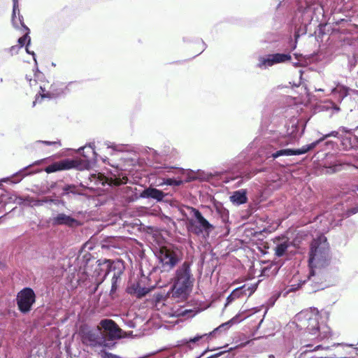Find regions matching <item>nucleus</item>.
Listing matches in <instances>:
<instances>
[{
    "label": "nucleus",
    "instance_id": "f3484780",
    "mask_svg": "<svg viewBox=\"0 0 358 358\" xmlns=\"http://www.w3.org/2000/svg\"><path fill=\"white\" fill-rule=\"evenodd\" d=\"M151 290L150 288H147L141 286V282H136L131 283L127 287V292L130 294L134 295L138 298L144 296Z\"/></svg>",
    "mask_w": 358,
    "mask_h": 358
},
{
    "label": "nucleus",
    "instance_id": "c9c22d12",
    "mask_svg": "<svg viewBox=\"0 0 358 358\" xmlns=\"http://www.w3.org/2000/svg\"><path fill=\"white\" fill-rule=\"evenodd\" d=\"M18 10V0H13V12H12V16H11V21L12 23H13L14 26L17 27V25L15 22V14L16 11Z\"/></svg>",
    "mask_w": 358,
    "mask_h": 358
},
{
    "label": "nucleus",
    "instance_id": "2f4dec72",
    "mask_svg": "<svg viewBox=\"0 0 358 358\" xmlns=\"http://www.w3.org/2000/svg\"><path fill=\"white\" fill-rule=\"evenodd\" d=\"M282 155H287V156L294 155H293V149L287 148V149H282V150H278L275 152L273 153L271 155V157L273 159H276Z\"/></svg>",
    "mask_w": 358,
    "mask_h": 358
},
{
    "label": "nucleus",
    "instance_id": "13d9d810",
    "mask_svg": "<svg viewBox=\"0 0 358 358\" xmlns=\"http://www.w3.org/2000/svg\"><path fill=\"white\" fill-rule=\"evenodd\" d=\"M157 317H158V320H159V318H161V316H160V315H159V313H158V315H157Z\"/></svg>",
    "mask_w": 358,
    "mask_h": 358
},
{
    "label": "nucleus",
    "instance_id": "9d476101",
    "mask_svg": "<svg viewBox=\"0 0 358 358\" xmlns=\"http://www.w3.org/2000/svg\"><path fill=\"white\" fill-rule=\"evenodd\" d=\"M192 283L189 265L187 262H184L176 272L174 287L178 292L184 293L191 287Z\"/></svg>",
    "mask_w": 358,
    "mask_h": 358
},
{
    "label": "nucleus",
    "instance_id": "a19ab883",
    "mask_svg": "<svg viewBox=\"0 0 358 358\" xmlns=\"http://www.w3.org/2000/svg\"><path fill=\"white\" fill-rule=\"evenodd\" d=\"M20 48V46H19L18 45H15L11 46L7 50L10 53L11 55H14L18 53Z\"/></svg>",
    "mask_w": 358,
    "mask_h": 358
},
{
    "label": "nucleus",
    "instance_id": "6ab92c4d",
    "mask_svg": "<svg viewBox=\"0 0 358 358\" xmlns=\"http://www.w3.org/2000/svg\"><path fill=\"white\" fill-rule=\"evenodd\" d=\"M256 290L255 285H244L233 290L231 292L232 296L237 299L243 296H250Z\"/></svg>",
    "mask_w": 358,
    "mask_h": 358
},
{
    "label": "nucleus",
    "instance_id": "cd10ccee",
    "mask_svg": "<svg viewBox=\"0 0 358 358\" xmlns=\"http://www.w3.org/2000/svg\"><path fill=\"white\" fill-rule=\"evenodd\" d=\"M329 334V328L328 327H325L322 331H320V330L319 329V332L313 338H308V339L310 341H313L315 339H317V341H322L323 339L328 338Z\"/></svg>",
    "mask_w": 358,
    "mask_h": 358
},
{
    "label": "nucleus",
    "instance_id": "79ce46f5",
    "mask_svg": "<svg viewBox=\"0 0 358 358\" xmlns=\"http://www.w3.org/2000/svg\"><path fill=\"white\" fill-rule=\"evenodd\" d=\"M101 358H122L118 355L108 352H103L101 354Z\"/></svg>",
    "mask_w": 358,
    "mask_h": 358
},
{
    "label": "nucleus",
    "instance_id": "c85d7f7f",
    "mask_svg": "<svg viewBox=\"0 0 358 358\" xmlns=\"http://www.w3.org/2000/svg\"><path fill=\"white\" fill-rule=\"evenodd\" d=\"M259 63L258 64L259 68H263L266 66H271L274 65L273 59L272 55H269L267 58L264 57H261L259 59Z\"/></svg>",
    "mask_w": 358,
    "mask_h": 358
},
{
    "label": "nucleus",
    "instance_id": "338daca9",
    "mask_svg": "<svg viewBox=\"0 0 358 358\" xmlns=\"http://www.w3.org/2000/svg\"><path fill=\"white\" fill-rule=\"evenodd\" d=\"M356 189L358 191V185L356 187Z\"/></svg>",
    "mask_w": 358,
    "mask_h": 358
},
{
    "label": "nucleus",
    "instance_id": "864d4df0",
    "mask_svg": "<svg viewBox=\"0 0 358 358\" xmlns=\"http://www.w3.org/2000/svg\"><path fill=\"white\" fill-rule=\"evenodd\" d=\"M26 79H27V80H29V82H31V78H29L27 76H26Z\"/></svg>",
    "mask_w": 358,
    "mask_h": 358
},
{
    "label": "nucleus",
    "instance_id": "680f3d73",
    "mask_svg": "<svg viewBox=\"0 0 358 358\" xmlns=\"http://www.w3.org/2000/svg\"><path fill=\"white\" fill-rule=\"evenodd\" d=\"M143 209H144L145 210H146V211H148V208H143Z\"/></svg>",
    "mask_w": 358,
    "mask_h": 358
},
{
    "label": "nucleus",
    "instance_id": "a878e982",
    "mask_svg": "<svg viewBox=\"0 0 358 358\" xmlns=\"http://www.w3.org/2000/svg\"><path fill=\"white\" fill-rule=\"evenodd\" d=\"M274 64L283 63L292 59V57L289 54L284 53H275L272 54Z\"/></svg>",
    "mask_w": 358,
    "mask_h": 358
},
{
    "label": "nucleus",
    "instance_id": "49530a36",
    "mask_svg": "<svg viewBox=\"0 0 358 358\" xmlns=\"http://www.w3.org/2000/svg\"><path fill=\"white\" fill-rule=\"evenodd\" d=\"M166 183L168 185H173L174 184V185H180V182H178L176 180L169 178V179L166 180Z\"/></svg>",
    "mask_w": 358,
    "mask_h": 358
},
{
    "label": "nucleus",
    "instance_id": "bf43d9fd",
    "mask_svg": "<svg viewBox=\"0 0 358 358\" xmlns=\"http://www.w3.org/2000/svg\"><path fill=\"white\" fill-rule=\"evenodd\" d=\"M161 327H162V326H160V325H159V324L158 323L157 328H158V329H159V328H161Z\"/></svg>",
    "mask_w": 358,
    "mask_h": 358
},
{
    "label": "nucleus",
    "instance_id": "4be33fe9",
    "mask_svg": "<svg viewBox=\"0 0 358 358\" xmlns=\"http://www.w3.org/2000/svg\"><path fill=\"white\" fill-rule=\"evenodd\" d=\"M351 134V129H349L346 127H343V126L340 127L337 131H332L330 133L324 135L322 137H321L320 138H319L317 141H319V143H320L324 141L327 138L331 137V136H334V137H336V138H338V139H340L341 134Z\"/></svg>",
    "mask_w": 358,
    "mask_h": 358
},
{
    "label": "nucleus",
    "instance_id": "a211bd4d",
    "mask_svg": "<svg viewBox=\"0 0 358 358\" xmlns=\"http://www.w3.org/2000/svg\"><path fill=\"white\" fill-rule=\"evenodd\" d=\"M151 290L150 288H147L141 286V282H136L131 283L127 287V292L130 294L134 295L138 298L144 296Z\"/></svg>",
    "mask_w": 358,
    "mask_h": 358
},
{
    "label": "nucleus",
    "instance_id": "a18cd8bd",
    "mask_svg": "<svg viewBox=\"0 0 358 358\" xmlns=\"http://www.w3.org/2000/svg\"><path fill=\"white\" fill-rule=\"evenodd\" d=\"M234 299H236V298H234V296H232V294L231 293L227 298V303L225 306H227L229 303H231Z\"/></svg>",
    "mask_w": 358,
    "mask_h": 358
},
{
    "label": "nucleus",
    "instance_id": "69168bd1",
    "mask_svg": "<svg viewBox=\"0 0 358 358\" xmlns=\"http://www.w3.org/2000/svg\"><path fill=\"white\" fill-rule=\"evenodd\" d=\"M170 315L172 317L174 316V315L173 313H170Z\"/></svg>",
    "mask_w": 358,
    "mask_h": 358
},
{
    "label": "nucleus",
    "instance_id": "b1692460",
    "mask_svg": "<svg viewBox=\"0 0 358 358\" xmlns=\"http://www.w3.org/2000/svg\"><path fill=\"white\" fill-rule=\"evenodd\" d=\"M319 144V141H315L309 145H306L303 146L299 149H293V155H299L307 153L310 150H313L317 145Z\"/></svg>",
    "mask_w": 358,
    "mask_h": 358
},
{
    "label": "nucleus",
    "instance_id": "ddd939ff",
    "mask_svg": "<svg viewBox=\"0 0 358 358\" xmlns=\"http://www.w3.org/2000/svg\"><path fill=\"white\" fill-rule=\"evenodd\" d=\"M49 159H50V157L45 158V159H43L41 160H38V161L35 162L33 164H30L29 166H25V167L22 168V169H20L17 173H15V174H13V176L1 179L0 180V183H1L2 182L9 181L11 183L16 184V183L20 182L25 176L38 172L39 169H35L34 165L38 164L43 161L48 160Z\"/></svg>",
    "mask_w": 358,
    "mask_h": 358
},
{
    "label": "nucleus",
    "instance_id": "6e6d98bb",
    "mask_svg": "<svg viewBox=\"0 0 358 358\" xmlns=\"http://www.w3.org/2000/svg\"><path fill=\"white\" fill-rule=\"evenodd\" d=\"M339 345H340L339 343H334V344L333 345V346H338Z\"/></svg>",
    "mask_w": 358,
    "mask_h": 358
},
{
    "label": "nucleus",
    "instance_id": "c756f323",
    "mask_svg": "<svg viewBox=\"0 0 358 358\" xmlns=\"http://www.w3.org/2000/svg\"><path fill=\"white\" fill-rule=\"evenodd\" d=\"M288 248V244L287 242H282L280 244H278L275 249V255L277 257H282L285 255Z\"/></svg>",
    "mask_w": 358,
    "mask_h": 358
},
{
    "label": "nucleus",
    "instance_id": "412c9836",
    "mask_svg": "<svg viewBox=\"0 0 358 358\" xmlns=\"http://www.w3.org/2000/svg\"><path fill=\"white\" fill-rule=\"evenodd\" d=\"M353 90L350 87L338 83L336 86L332 90L331 92L334 95H336L338 99L341 101L344 98L348 96L350 92Z\"/></svg>",
    "mask_w": 358,
    "mask_h": 358
},
{
    "label": "nucleus",
    "instance_id": "4d7b16f0",
    "mask_svg": "<svg viewBox=\"0 0 358 358\" xmlns=\"http://www.w3.org/2000/svg\"><path fill=\"white\" fill-rule=\"evenodd\" d=\"M304 346H306V347H310V344H304Z\"/></svg>",
    "mask_w": 358,
    "mask_h": 358
},
{
    "label": "nucleus",
    "instance_id": "2eb2a0df",
    "mask_svg": "<svg viewBox=\"0 0 358 358\" xmlns=\"http://www.w3.org/2000/svg\"><path fill=\"white\" fill-rule=\"evenodd\" d=\"M23 202V199L17 196L4 189L0 188V210L10 203L20 204Z\"/></svg>",
    "mask_w": 358,
    "mask_h": 358
},
{
    "label": "nucleus",
    "instance_id": "1a4fd4ad",
    "mask_svg": "<svg viewBox=\"0 0 358 358\" xmlns=\"http://www.w3.org/2000/svg\"><path fill=\"white\" fill-rule=\"evenodd\" d=\"M322 280L323 276L322 272L317 271L313 272V270L310 269L308 277L304 280H300L297 285H292L290 290H295L300 287L304 286L308 292H316L324 288Z\"/></svg>",
    "mask_w": 358,
    "mask_h": 358
},
{
    "label": "nucleus",
    "instance_id": "e433bc0d",
    "mask_svg": "<svg viewBox=\"0 0 358 358\" xmlns=\"http://www.w3.org/2000/svg\"><path fill=\"white\" fill-rule=\"evenodd\" d=\"M278 143L279 146L283 147L288 145L291 143V139L289 136H282L278 138Z\"/></svg>",
    "mask_w": 358,
    "mask_h": 358
},
{
    "label": "nucleus",
    "instance_id": "f8f14e48",
    "mask_svg": "<svg viewBox=\"0 0 358 358\" xmlns=\"http://www.w3.org/2000/svg\"><path fill=\"white\" fill-rule=\"evenodd\" d=\"M35 302V294L30 288H24L17 296L19 309L22 313H27Z\"/></svg>",
    "mask_w": 358,
    "mask_h": 358
},
{
    "label": "nucleus",
    "instance_id": "0eeeda50",
    "mask_svg": "<svg viewBox=\"0 0 358 358\" xmlns=\"http://www.w3.org/2000/svg\"><path fill=\"white\" fill-rule=\"evenodd\" d=\"M249 315H247L245 313V311H243L242 313H239L237 315H236L233 318H231L230 320H229L228 322L222 324L218 327L215 329L212 332H210L209 334H197L193 338H183L182 340L178 341L177 345L178 346H185L189 349H192V344H196L202 340L206 341L208 338V337L210 335H212L213 333H215V331H221L223 329H228L231 325H233L234 324H238V323L241 322V321L244 320Z\"/></svg>",
    "mask_w": 358,
    "mask_h": 358
},
{
    "label": "nucleus",
    "instance_id": "f03ea898",
    "mask_svg": "<svg viewBox=\"0 0 358 358\" xmlns=\"http://www.w3.org/2000/svg\"><path fill=\"white\" fill-rule=\"evenodd\" d=\"M78 152H82L81 157L79 158H64L57 162H54L44 169L47 173H52L62 171L75 169L77 170H88L92 164L96 162L97 153L95 152L94 143H90L78 149Z\"/></svg>",
    "mask_w": 358,
    "mask_h": 358
},
{
    "label": "nucleus",
    "instance_id": "de8ad7c7",
    "mask_svg": "<svg viewBox=\"0 0 358 358\" xmlns=\"http://www.w3.org/2000/svg\"><path fill=\"white\" fill-rule=\"evenodd\" d=\"M320 349L329 350V349H330V347L329 346L323 347L322 345H318L311 351H315V350H318Z\"/></svg>",
    "mask_w": 358,
    "mask_h": 358
},
{
    "label": "nucleus",
    "instance_id": "393cba45",
    "mask_svg": "<svg viewBox=\"0 0 358 358\" xmlns=\"http://www.w3.org/2000/svg\"><path fill=\"white\" fill-rule=\"evenodd\" d=\"M189 215L192 218L195 219L199 224H210L201 215V213L199 211V210L194 208H189Z\"/></svg>",
    "mask_w": 358,
    "mask_h": 358
},
{
    "label": "nucleus",
    "instance_id": "72a5a7b5",
    "mask_svg": "<svg viewBox=\"0 0 358 358\" xmlns=\"http://www.w3.org/2000/svg\"><path fill=\"white\" fill-rule=\"evenodd\" d=\"M105 145H107L108 148H111L114 152H122L124 150L125 145H115V143H110L106 141Z\"/></svg>",
    "mask_w": 358,
    "mask_h": 358
},
{
    "label": "nucleus",
    "instance_id": "4468645a",
    "mask_svg": "<svg viewBox=\"0 0 358 358\" xmlns=\"http://www.w3.org/2000/svg\"><path fill=\"white\" fill-rule=\"evenodd\" d=\"M100 325L104 330L105 338L108 336L112 341L121 338V330L113 320H103Z\"/></svg>",
    "mask_w": 358,
    "mask_h": 358
},
{
    "label": "nucleus",
    "instance_id": "f257e3e1",
    "mask_svg": "<svg viewBox=\"0 0 358 358\" xmlns=\"http://www.w3.org/2000/svg\"><path fill=\"white\" fill-rule=\"evenodd\" d=\"M59 191L60 192L52 193L50 196L37 198L34 205L44 206L57 212L66 210L58 213L53 217L52 224H83L74 217L72 206L73 201L83 195L82 189L74 184L64 183V185L59 187Z\"/></svg>",
    "mask_w": 358,
    "mask_h": 358
},
{
    "label": "nucleus",
    "instance_id": "09e8293b",
    "mask_svg": "<svg viewBox=\"0 0 358 358\" xmlns=\"http://www.w3.org/2000/svg\"><path fill=\"white\" fill-rule=\"evenodd\" d=\"M164 198V193L163 192L158 190V201L162 200Z\"/></svg>",
    "mask_w": 358,
    "mask_h": 358
},
{
    "label": "nucleus",
    "instance_id": "5fc2aeb1",
    "mask_svg": "<svg viewBox=\"0 0 358 358\" xmlns=\"http://www.w3.org/2000/svg\"><path fill=\"white\" fill-rule=\"evenodd\" d=\"M332 143H333V142H332V141H328V142H327V143H326V144H327V145L332 144Z\"/></svg>",
    "mask_w": 358,
    "mask_h": 358
},
{
    "label": "nucleus",
    "instance_id": "3c124183",
    "mask_svg": "<svg viewBox=\"0 0 358 358\" xmlns=\"http://www.w3.org/2000/svg\"><path fill=\"white\" fill-rule=\"evenodd\" d=\"M163 296H164L163 294H161L158 293V298H157V300H158V304H159V302H160V299H161V298H163Z\"/></svg>",
    "mask_w": 358,
    "mask_h": 358
},
{
    "label": "nucleus",
    "instance_id": "052dcab7",
    "mask_svg": "<svg viewBox=\"0 0 358 358\" xmlns=\"http://www.w3.org/2000/svg\"><path fill=\"white\" fill-rule=\"evenodd\" d=\"M263 322V320H260V322L259 324V326H260V324H262V322Z\"/></svg>",
    "mask_w": 358,
    "mask_h": 358
},
{
    "label": "nucleus",
    "instance_id": "423d86ee",
    "mask_svg": "<svg viewBox=\"0 0 358 358\" xmlns=\"http://www.w3.org/2000/svg\"><path fill=\"white\" fill-rule=\"evenodd\" d=\"M123 264L120 262H115L108 259L98 260L97 267L94 272L101 281L106 278L110 272H113L110 292H115L117 288V283L123 272Z\"/></svg>",
    "mask_w": 358,
    "mask_h": 358
},
{
    "label": "nucleus",
    "instance_id": "8fccbe9b",
    "mask_svg": "<svg viewBox=\"0 0 358 358\" xmlns=\"http://www.w3.org/2000/svg\"><path fill=\"white\" fill-rule=\"evenodd\" d=\"M222 353L223 352H219V353L215 354L213 355L209 356L206 358H217V357H220Z\"/></svg>",
    "mask_w": 358,
    "mask_h": 358
},
{
    "label": "nucleus",
    "instance_id": "f704fd0d",
    "mask_svg": "<svg viewBox=\"0 0 358 358\" xmlns=\"http://www.w3.org/2000/svg\"><path fill=\"white\" fill-rule=\"evenodd\" d=\"M64 182H52L50 185H49V187L48 188L46 192H50L51 190L55 189L56 192L54 193H58L60 192L59 187H62L64 185Z\"/></svg>",
    "mask_w": 358,
    "mask_h": 358
},
{
    "label": "nucleus",
    "instance_id": "aec40b11",
    "mask_svg": "<svg viewBox=\"0 0 358 358\" xmlns=\"http://www.w3.org/2000/svg\"><path fill=\"white\" fill-rule=\"evenodd\" d=\"M356 138L357 136L352 134V129H351V134H341L340 141L343 148L345 150H350L354 148L353 141Z\"/></svg>",
    "mask_w": 358,
    "mask_h": 358
},
{
    "label": "nucleus",
    "instance_id": "39448f33",
    "mask_svg": "<svg viewBox=\"0 0 358 358\" xmlns=\"http://www.w3.org/2000/svg\"><path fill=\"white\" fill-rule=\"evenodd\" d=\"M319 311L315 308L303 310L294 317V322L299 330H304V341L315 336L319 332Z\"/></svg>",
    "mask_w": 358,
    "mask_h": 358
},
{
    "label": "nucleus",
    "instance_id": "774afa93",
    "mask_svg": "<svg viewBox=\"0 0 358 358\" xmlns=\"http://www.w3.org/2000/svg\"><path fill=\"white\" fill-rule=\"evenodd\" d=\"M312 358H314V357H312ZM315 358H317V357H315Z\"/></svg>",
    "mask_w": 358,
    "mask_h": 358
},
{
    "label": "nucleus",
    "instance_id": "7ed1b4c3",
    "mask_svg": "<svg viewBox=\"0 0 358 358\" xmlns=\"http://www.w3.org/2000/svg\"><path fill=\"white\" fill-rule=\"evenodd\" d=\"M331 261L330 248L327 237L320 234L314 238L310 244L309 251V268L322 273V271L330 266Z\"/></svg>",
    "mask_w": 358,
    "mask_h": 358
},
{
    "label": "nucleus",
    "instance_id": "0e129e2a",
    "mask_svg": "<svg viewBox=\"0 0 358 358\" xmlns=\"http://www.w3.org/2000/svg\"><path fill=\"white\" fill-rule=\"evenodd\" d=\"M123 224H129V223L127 221H125Z\"/></svg>",
    "mask_w": 358,
    "mask_h": 358
},
{
    "label": "nucleus",
    "instance_id": "58836bf2",
    "mask_svg": "<svg viewBox=\"0 0 358 358\" xmlns=\"http://www.w3.org/2000/svg\"><path fill=\"white\" fill-rule=\"evenodd\" d=\"M41 90L43 91V93L41 95V98H39L38 96L36 98V100L33 102V106H34L36 105V102H41L45 98H48V99L51 98L50 92H45V90L43 89L42 87H41Z\"/></svg>",
    "mask_w": 358,
    "mask_h": 358
},
{
    "label": "nucleus",
    "instance_id": "bb28decb",
    "mask_svg": "<svg viewBox=\"0 0 358 358\" xmlns=\"http://www.w3.org/2000/svg\"><path fill=\"white\" fill-rule=\"evenodd\" d=\"M15 20L16 24L17 25V27H16L15 26H13L15 28L19 29L20 25H21V27L23 28V29L25 31H27L28 34L30 33V29L24 24L23 16L22 15H20L19 9H18V10L16 11ZM13 25H14V24H13Z\"/></svg>",
    "mask_w": 358,
    "mask_h": 358
},
{
    "label": "nucleus",
    "instance_id": "20e7f679",
    "mask_svg": "<svg viewBox=\"0 0 358 358\" xmlns=\"http://www.w3.org/2000/svg\"><path fill=\"white\" fill-rule=\"evenodd\" d=\"M122 184L117 185L115 189L114 200L120 202L123 206H126L131 202H134L138 198H152L157 199V189H146L140 186L138 189L136 186H128V183L134 185V182L127 178Z\"/></svg>",
    "mask_w": 358,
    "mask_h": 358
},
{
    "label": "nucleus",
    "instance_id": "7c9ffc66",
    "mask_svg": "<svg viewBox=\"0 0 358 358\" xmlns=\"http://www.w3.org/2000/svg\"><path fill=\"white\" fill-rule=\"evenodd\" d=\"M17 43L18 45L20 46L21 48L24 46H26V45H30L31 37L29 36V34L26 31V34L24 36L18 38Z\"/></svg>",
    "mask_w": 358,
    "mask_h": 358
},
{
    "label": "nucleus",
    "instance_id": "9b49d317",
    "mask_svg": "<svg viewBox=\"0 0 358 358\" xmlns=\"http://www.w3.org/2000/svg\"><path fill=\"white\" fill-rule=\"evenodd\" d=\"M83 342L91 347H108L105 336L99 327L85 332L83 336Z\"/></svg>",
    "mask_w": 358,
    "mask_h": 358
},
{
    "label": "nucleus",
    "instance_id": "ea45409f",
    "mask_svg": "<svg viewBox=\"0 0 358 358\" xmlns=\"http://www.w3.org/2000/svg\"><path fill=\"white\" fill-rule=\"evenodd\" d=\"M36 145L38 144H43L46 146H51V145H55L57 144H59L60 145L59 141H36L35 142Z\"/></svg>",
    "mask_w": 358,
    "mask_h": 358
},
{
    "label": "nucleus",
    "instance_id": "6e6552de",
    "mask_svg": "<svg viewBox=\"0 0 358 358\" xmlns=\"http://www.w3.org/2000/svg\"><path fill=\"white\" fill-rule=\"evenodd\" d=\"M180 261V252L167 247L158 248V270L169 272Z\"/></svg>",
    "mask_w": 358,
    "mask_h": 358
},
{
    "label": "nucleus",
    "instance_id": "473e14b6",
    "mask_svg": "<svg viewBox=\"0 0 358 358\" xmlns=\"http://www.w3.org/2000/svg\"><path fill=\"white\" fill-rule=\"evenodd\" d=\"M158 358H175L174 352L172 350H158Z\"/></svg>",
    "mask_w": 358,
    "mask_h": 358
},
{
    "label": "nucleus",
    "instance_id": "c03bdc74",
    "mask_svg": "<svg viewBox=\"0 0 358 358\" xmlns=\"http://www.w3.org/2000/svg\"><path fill=\"white\" fill-rule=\"evenodd\" d=\"M265 230L264 229L262 231H255L254 233H252V234L256 237L257 239L260 240V239H262V236L263 234V232H264Z\"/></svg>",
    "mask_w": 358,
    "mask_h": 358
},
{
    "label": "nucleus",
    "instance_id": "e2e57ef3",
    "mask_svg": "<svg viewBox=\"0 0 358 358\" xmlns=\"http://www.w3.org/2000/svg\"><path fill=\"white\" fill-rule=\"evenodd\" d=\"M110 224H115V222H111Z\"/></svg>",
    "mask_w": 358,
    "mask_h": 358
},
{
    "label": "nucleus",
    "instance_id": "603ef678",
    "mask_svg": "<svg viewBox=\"0 0 358 358\" xmlns=\"http://www.w3.org/2000/svg\"><path fill=\"white\" fill-rule=\"evenodd\" d=\"M162 169L161 166H158V167H157V169H158V175H159V174H160V173H162L163 172V171H162V170H160V171H159V169Z\"/></svg>",
    "mask_w": 358,
    "mask_h": 358
},
{
    "label": "nucleus",
    "instance_id": "4c0bfd02",
    "mask_svg": "<svg viewBox=\"0 0 358 358\" xmlns=\"http://www.w3.org/2000/svg\"><path fill=\"white\" fill-rule=\"evenodd\" d=\"M29 45H26L25 46V51L28 54V55H30L32 56L33 57V59L34 61V63H35V67H36V72H39V70H38V62H37V60H36V53L32 51V50H30L29 49Z\"/></svg>",
    "mask_w": 358,
    "mask_h": 358
},
{
    "label": "nucleus",
    "instance_id": "37998d69",
    "mask_svg": "<svg viewBox=\"0 0 358 358\" xmlns=\"http://www.w3.org/2000/svg\"><path fill=\"white\" fill-rule=\"evenodd\" d=\"M357 212H358V206L352 208L346 211L345 216L350 217V215L355 214Z\"/></svg>",
    "mask_w": 358,
    "mask_h": 358
},
{
    "label": "nucleus",
    "instance_id": "dca6fc26",
    "mask_svg": "<svg viewBox=\"0 0 358 358\" xmlns=\"http://www.w3.org/2000/svg\"><path fill=\"white\" fill-rule=\"evenodd\" d=\"M189 233L195 234L199 236L206 238L213 228V225H187Z\"/></svg>",
    "mask_w": 358,
    "mask_h": 358
},
{
    "label": "nucleus",
    "instance_id": "5701e85b",
    "mask_svg": "<svg viewBox=\"0 0 358 358\" xmlns=\"http://www.w3.org/2000/svg\"><path fill=\"white\" fill-rule=\"evenodd\" d=\"M231 201L237 205L245 203L248 201L246 192L245 190H238L233 193L230 196Z\"/></svg>",
    "mask_w": 358,
    "mask_h": 358
}]
</instances>
